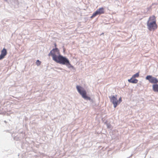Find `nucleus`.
<instances>
[{
	"label": "nucleus",
	"mask_w": 158,
	"mask_h": 158,
	"mask_svg": "<svg viewBox=\"0 0 158 158\" xmlns=\"http://www.w3.org/2000/svg\"><path fill=\"white\" fill-rule=\"evenodd\" d=\"M54 61L57 63L65 65L69 68H72L73 69H75L74 67L70 63L68 59L60 54H59L57 56Z\"/></svg>",
	"instance_id": "f257e3e1"
},
{
	"label": "nucleus",
	"mask_w": 158,
	"mask_h": 158,
	"mask_svg": "<svg viewBox=\"0 0 158 158\" xmlns=\"http://www.w3.org/2000/svg\"><path fill=\"white\" fill-rule=\"evenodd\" d=\"M147 28L149 31L155 30L157 28L155 17L153 16L150 17L147 23Z\"/></svg>",
	"instance_id": "f03ea898"
},
{
	"label": "nucleus",
	"mask_w": 158,
	"mask_h": 158,
	"mask_svg": "<svg viewBox=\"0 0 158 158\" xmlns=\"http://www.w3.org/2000/svg\"><path fill=\"white\" fill-rule=\"evenodd\" d=\"M76 88L78 92L84 99L89 100L91 102H94L93 99H91L90 97L87 95L86 91L83 87L77 85Z\"/></svg>",
	"instance_id": "7ed1b4c3"
},
{
	"label": "nucleus",
	"mask_w": 158,
	"mask_h": 158,
	"mask_svg": "<svg viewBox=\"0 0 158 158\" xmlns=\"http://www.w3.org/2000/svg\"><path fill=\"white\" fill-rule=\"evenodd\" d=\"M146 80L149 81V82L151 83H155V84L158 83V80L155 77H153L151 75H148L146 77Z\"/></svg>",
	"instance_id": "20e7f679"
},
{
	"label": "nucleus",
	"mask_w": 158,
	"mask_h": 158,
	"mask_svg": "<svg viewBox=\"0 0 158 158\" xmlns=\"http://www.w3.org/2000/svg\"><path fill=\"white\" fill-rule=\"evenodd\" d=\"M110 101L114 105V108H116L118 105V100L117 97L114 95H111L109 96Z\"/></svg>",
	"instance_id": "39448f33"
},
{
	"label": "nucleus",
	"mask_w": 158,
	"mask_h": 158,
	"mask_svg": "<svg viewBox=\"0 0 158 158\" xmlns=\"http://www.w3.org/2000/svg\"><path fill=\"white\" fill-rule=\"evenodd\" d=\"M7 54L6 49L3 48L1 51V54L0 55V60L3 59Z\"/></svg>",
	"instance_id": "423d86ee"
},
{
	"label": "nucleus",
	"mask_w": 158,
	"mask_h": 158,
	"mask_svg": "<svg viewBox=\"0 0 158 158\" xmlns=\"http://www.w3.org/2000/svg\"><path fill=\"white\" fill-rule=\"evenodd\" d=\"M48 55V56H50L51 55L52 57V59L54 61H55V59L56 58L57 56L53 53V51H52V50L49 53Z\"/></svg>",
	"instance_id": "0eeeda50"
},
{
	"label": "nucleus",
	"mask_w": 158,
	"mask_h": 158,
	"mask_svg": "<svg viewBox=\"0 0 158 158\" xmlns=\"http://www.w3.org/2000/svg\"><path fill=\"white\" fill-rule=\"evenodd\" d=\"M96 11L99 15L104 14L105 13L104 9L103 7L99 8Z\"/></svg>",
	"instance_id": "6e6552de"
},
{
	"label": "nucleus",
	"mask_w": 158,
	"mask_h": 158,
	"mask_svg": "<svg viewBox=\"0 0 158 158\" xmlns=\"http://www.w3.org/2000/svg\"><path fill=\"white\" fill-rule=\"evenodd\" d=\"M128 81L132 83L136 84L138 82V80L132 77L131 79L128 80Z\"/></svg>",
	"instance_id": "1a4fd4ad"
},
{
	"label": "nucleus",
	"mask_w": 158,
	"mask_h": 158,
	"mask_svg": "<svg viewBox=\"0 0 158 158\" xmlns=\"http://www.w3.org/2000/svg\"><path fill=\"white\" fill-rule=\"evenodd\" d=\"M152 90L155 92H158V84H154L152 85Z\"/></svg>",
	"instance_id": "9d476101"
},
{
	"label": "nucleus",
	"mask_w": 158,
	"mask_h": 158,
	"mask_svg": "<svg viewBox=\"0 0 158 158\" xmlns=\"http://www.w3.org/2000/svg\"><path fill=\"white\" fill-rule=\"evenodd\" d=\"M98 15L99 14L98 13V12H97V11H96L95 12L93 13L92 16H91L90 18L92 19Z\"/></svg>",
	"instance_id": "9b49d317"
},
{
	"label": "nucleus",
	"mask_w": 158,
	"mask_h": 158,
	"mask_svg": "<svg viewBox=\"0 0 158 158\" xmlns=\"http://www.w3.org/2000/svg\"><path fill=\"white\" fill-rule=\"evenodd\" d=\"M98 15L99 14L98 13V12H97V11H96L95 12L93 13L92 16H91L90 18L92 19Z\"/></svg>",
	"instance_id": "f8f14e48"
},
{
	"label": "nucleus",
	"mask_w": 158,
	"mask_h": 158,
	"mask_svg": "<svg viewBox=\"0 0 158 158\" xmlns=\"http://www.w3.org/2000/svg\"><path fill=\"white\" fill-rule=\"evenodd\" d=\"M139 72H138V73H136L135 74L133 75L132 76V78H135V77H139Z\"/></svg>",
	"instance_id": "ddd939ff"
},
{
	"label": "nucleus",
	"mask_w": 158,
	"mask_h": 158,
	"mask_svg": "<svg viewBox=\"0 0 158 158\" xmlns=\"http://www.w3.org/2000/svg\"><path fill=\"white\" fill-rule=\"evenodd\" d=\"M52 51H53V53L55 54V52H58L59 51V50L58 48H53L52 49Z\"/></svg>",
	"instance_id": "4468645a"
},
{
	"label": "nucleus",
	"mask_w": 158,
	"mask_h": 158,
	"mask_svg": "<svg viewBox=\"0 0 158 158\" xmlns=\"http://www.w3.org/2000/svg\"><path fill=\"white\" fill-rule=\"evenodd\" d=\"M107 127L108 128L111 129L112 128V126L111 124L109 123H106Z\"/></svg>",
	"instance_id": "2eb2a0df"
},
{
	"label": "nucleus",
	"mask_w": 158,
	"mask_h": 158,
	"mask_svg": "<svg viewBox=\"0 0 158 158\" xmlns=\"http://www.w3.org/2000/svg\"><path fill=\"white\" fill-rule=\"evenodd\" d=\"M41 62L39 60H37L36 62V64L38 66H39L41 64Z\"/></svg>",
	"instance_id": "dca6fc26"
},
{
	"label": "nucleus",
	"mask_w": 158,
	"mask_h": 158,
	"mask_svg": "<svg viewBox=\"0 0 158 158\" xmlns=\"http://www.w3.org/2000/svg\"><path fill=\"white\" fill-rule=\"evenodd\" d=\"M122 101L121 98L120 97L118 99V105Z\"/></svg>",
	"instance_id": "f3484780"
},
{
	"label": "nucleus",
	"mask_w": 158,
	"mask_h": 158,
	"mask_svg": "<svg viewBox=\"0 0 158 158\" xmlns=\"http://www.w3.org/2000/svg\"><path fill=\"white\" fill-rule=\"evenodd\" d=\"M63 50H64V51H65V49H64V48Z\"/></svg>",
	"instance_id": "a211bd4d"
},
{
	"label": "nucleus",
	"mask_w": 158,
	"mask_h": 158,
	"mask_svg": "<svg viewBox=\"0 0 158 158\" xmlns=\"http://www.w3.org/2000/svg\"><path fill=\"white\" fill-rule=\"evenodd\" d=\"M4 122H6V121H5Z\"/></svg>",
	"instance_id": "6ab92c4d"
}]
</instances>
